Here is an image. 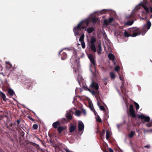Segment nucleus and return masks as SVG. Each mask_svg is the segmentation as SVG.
I'll return each instance as SVG.
<instances>
[{
    "instance_id": "nucleus-1",
    "label": "nucleus",
    "mask_w": 152,
    "mask_h": 152,
    "mask_svg": "<svg viewBox=\"0 0 152 152\" xmlns=\"http://www.w3.org/2000/svg\"><path fill=\"white\" fill-rule=\"evenodd\" d=\"M140 4L143 8L146 15H150V18H152V0H143Z\"/></svg>"
},
{
    "instance_id": "nucleus-2",
    "label": "nucleus",
    "mask_w": 152,
    "mask_h": 152,
    "mask_svg": "<svg viewBox=\"0 0 152 152\" xmlns=\"http://www.w3.org/2000/svg\"><path fill=\"white\" fill-rule=\"evenodd\" d=\"M89 22L88 20H84L80 22L76 26L74 27L73 31L75 36L80 35L79 32L81 31L82 29H83L88 25Z\"/></svg>"
},
{
    "instance_id": "nucleus-3",
    "label": "nucleus",
    "mask_w": 152,
    "mask_h": 152,
    "mask_svg": "<svg viewBox=\"0 0 152 152\" xmlns=\"http://www.w3.org/2000/svg\"><path fill=\"white\" fill-rule=\"evenodd\" d=\"M132 34H130L127 31H125L124 33V35L125 37H128L131 36L132 37H135L137 36L140 34L142 31V29L140 28H138L137 27H134L131 28L130 30Z\"/></svg>"
},
{
    "instance_id": "nucleus-4",
    "label": "nucleus",
    "mask_w": 152,
    "mask_h": 152,
    "mask_svg": "<svg viewBox=\"0 0 152 152\" xmlns=\"http://www.w3.org/2000/svg\"><path fill=\"white\" fill-rule=\"evenodd\" d=\"M137 117L138 119H141V121L143 123L145 122H147L145 124L146 126L148 127H150L152 126V120L150 121V118L148 116L142 114L141 115H137Z\"/></svg>"
},
{
    "instance_id": "nucleus-5",
    "label": "nucleus",
    "mask_w": 152,
    "mask_h": 152,
    "mask_svg": "<svg viewBox=\"0 0 152 152\" xmlns=\"http://www.w3.org/2000/svg\"><path fill=\"white\" fill-rule=\"evenodd\" d=\"M89 88H91V89L97 91L99 88V86L98 84L96 82L92 80L89 86Z\"/></svg>"
},
{
    "instance_id": "nucleus-6",
    "label": "nucleus",
    "mask_w": 152,
    "mask_h": 152,
    "mask_svg": "<svg viewBox=\"0 0 152 152\" xmlns=\"http://www.w3.org/2000/svg\"><path fill=\"white\" fill-rule=\"evenodd\" d=\"M129 111L130 115L133 118L136 117V115L135 111L134 109L133 106L132 104H131L129 106Z\"/></svg>"
},
{
    "instance_id": "nucleus-7",
    "label": "nucleus",
    "mask_w": 152,
    "mask_h": 152,
    "mask_svg": "<svg viewBox=\"0 0 152 152\" xmlns=\"http://www.w3.org/2000/svg\"><path fill=\"white\" fill-rule=\"evenodd\" d=\"M63 50H61L59 53V55H61V59L62 60H64L67 58V55L66 53L63 52Z\"/></svg>"
},
{
    "instance_id": "nucleus-8",
    "label": "nucleus",
    "mask_w": 152,
    "mask_h": 152,
    "mask_svg": "<svg viewBox=\"0 0 152 152\" xmlns=\"http://www.w3.org/2000/svg\"><path fill=\"white\" fill-rule=\"evenodd\" d=\"M78 130L80 132L82 130H83L84 129V124L81 121H79L78 122Z\"/></svg>"
},
{
    "instance_id": "nucleus-9",
    "label": "nucleus",
    "mask_w": 152,
    "mask_h": 152,
    "mask_svg": "<svg viewBox=\"0 0 152 152\" xmlns=\"http://www.w3.org/2000/svg\"><path fill=\"white\" fill-rule=\"evenodd\" d=\"M88 57L91 62L95 66L96 65V63L93 55L92 54H90L88 55Z\"/></svg>"
},
{
    "instance_id": "nucleus-10",
    "label": "nucleus",
    "mask_w": 152,
    "mask_h": 152,
    "mask_svg": "<svg viewBox=\"0 0 152 152\" xmlns=\"http://www.w3.org/2000/svg\"><path fill=\"white\" fill-rule=\"evenodd\" d=\"M91 21L94 24L97 23L98 24H100V20L98 18L92 17L91 18Z\"/></svg>"
},
{
    "instance_id": "nucleus-11",
    "label": "nucleus",
    "mask_w": 152,
    "mask_h": 152,
    "mask_svg": "<svg viewBox=\"0 0 152 152\" xmlns=\"http://www.w3.org/2000/svg\"><path fill=\"white\" fill-rule=\"evenodd\" d=\"M33 82V80L31 79L30 78H27L25 80V83L27 86H30L31 85V83Z\"/></svg>"
},
{
    "instance_id": "nucleus-12",
    "label": "nucleus",
    "mask_w": 152,
    "mask_h": 152,
    "mask_svg": "<svg viewBox=\"0 0 152 152\" xmlns=\"http://www.w3.org/2000/svg\"><path fill=\"white\" fill-rule=\"evenodd\" d=\"M77 126L76 124L73 125L71 124V125L69 127V131L70 132L72 133L76 129Z\"/></svg>"
},
{
    "instance_id": "nucleus-13",
    "label": "nucleus",
    "mask_w": 152,
    "mask_h": 152,
    "mask_svg": "<svg viewBox=\"0 0 152 152\" xmlns=\"http://www.w3.org/2000/svg\"><path fill=\"white\" fill-rule=\"evenodd\" d=\"M89 46L91 51L94 52H96V50L95 44H90Z\"/></svg>"
},
{
    "instance_id": "nucleus-14",
    "label": "nucleus",
    "mask_w": 152,
    "mask_h": 152,
    "mask_svg": "<svg viewBox=\"0 0 152 152\" xmlns=\"http://www.w3.org/2000/svg\"><path fill=\"white\" fill-rule=\"evenodd\" d=\"M60 124V123L59 121H57L53 123L52 126L54 128L56 129L58 128L57 126H59Z\"/></svg>"
},
{
    "instance_id": "nucleus-15",
    "label": "nucleus",
    "mask_w": 152,
    "mask_h": 152,
    "mask_svg": "<svg viewBox=\"0 0 152 152\" xmlns=\"http://www.w3.org/2000/svg\"><path fill=\"white\" fill-rule=\"evenodd\" d=\"M94 30V28L93 27H89L85 30L88 33H91Z\"/></svg>"
},
{
    "instance_id": "nucleus-16",
    "label": "nucleus",
    "mask_w": 152,
    "mask_h": 152,
    "mask_svg": "<svg viewBox=\"0 0 152 152\" xmlns=\"http://www.w3.org/2000/svg\"><path fill=\"white\" fill-rule=\"evenodd\" d=\"M66 116L69 120H71L72 118V116L71 113L69 112L67 113V114H66Z\"/></svg>"
},
{
    "instance_id": "nucleus-17",
    "label": "nucleus",
    "mask_w": 152,
    "mask_h": 152,
    "mask_svg": "<svg viewBox=\"0 0 152 152\" xmlns=\"http://www.w3.org/2000/svg\"><path fill=\"white\" fill-rule=\"evenodd\" d=\"M108 57L109 58L112 60L114 61L115 60V56L112 53H110L108 55Z\"/></svg>"
},
{
    "instance_id": "nucleus-18",
    "label": "nucleus",
    "mask_w": 152,
    "mask_h": 152,
    "mask_svg": "<svg viewBox=\"0 0 152 152\" xmlns=\"http://www.w3.org/2000/svg\"><path fill=\"white\" fill-rule=\"evenodd\" d=\"M98 50L97 53L99 54H100L101 53V52L102 50V48L101 44H99L98 45Z\"/></svg>"
},
{
    "instance_id": "nucleus-19",
    "label": "nucleus",
    "mask_w": 152,
    "mask_h": 152,
    "mask_svg": "<svg viewBox=\"0 0 152 152\" xmlns=\"http://www.w3.org/2000/svg\"><path fill=\"white\" fill-rule=\"evenodd\" d=\"M96 41V38L93 37L92 36L90 42V44H95V43Z\"/></svg>"
},
{
    "instance_id": "nucleus-20",
    "label": "nucleus",
    "mask_w": 152,
    "mask_h": 152,
    "mask_svg": "<svg viewBox=\"0 0 152 152\" xmlns=\"http://www.w3.org/2000/svg\"><path fill=\"white\" fill-rule=\"evenodd\" d=\"M6 68L7 69H9L12 67V65L9 62H6Z\"/></svg>"
},
{
    "instance_id": "nucleus-21",
    "label": "nucleus",
    "mask_w": 152,
    "mask_h": 152,
    "mask_svg": "<svg viewBox=\"0 0 152 152\" xmlns=\"http://www.w3.org/2000/svg\"><path fill=\"white\" fill-rule=\"evenodd\" d=\"M64 129V128L63 126H59L57 128L58 131L59 133H61Z\"/></svg>"
},
{
    "instance_id": "nucleus-22",
    "label": "nucleus",
    "mask_w": 152,
    "mask_h": 152,
    "mask_svg": "<svg viewBox=\"0 0 152 152\" xmlns=\"http://www.w3.org/2000/svg\"><path fill=\"white\" fill-rule=\"evenodd\" d=\"M0 96H1V97L3 99V100L4 101H6V96H5V94L3 93L1 91H0Z\"/></svg>"
},
{
    "instance_id": "nucleus-23",
    "label": "nucleus",
    "mask_w": 152,
    "mask_h": 152,
    "mask_svg": "<svg viewBox=\"0 0 152 152\" xmlns=\"http://www.w3.org/2000/svg\"><path fill=\"white\" fill-rule=\"evenodd\" d=\"M8 93L11 96H12L15 94L14 92L12 89L10 88L8 89Z\"/></svg>"
},
{
    "instance_id": "nucleus-24",
    "label": "nucleus",
    "mask_w": 152,
    "mask_h": 152,
    "mask_svg": "<svg viewBox=\"0 0 152 152\" xmlns=\"http://www.w3.org/2000/svg\"><path fill=\"white\" fill-rule=\"evenodd\" d=\"M126 19L127 20H132L134 18V16L133 14H131L126 16Z\"/></svg>"
},
{
    "instance_id": "nucleus-25",
    "label": "nucleus",
    "mask_w": 152,
    "mask_h": 152,
    "mask_svg": "<svg viewBox=\"0 0 152 152\" xmlns=\"http://www.w3.org/2000/svg\"><path fill=\"white\" fill-rule=\"evenodd\" d=\"M135 134V133L134 132L131 131L130 133L129 134L128 136L130 138H132L133 137Z\"/></svg>"
},
{
    "instance_id": "nucleus-26",
    "label": "nucleus",
    "mask_w": 152,
    "mask_h": 152,
    "mask_svg": "<svg viewBox=\"0 0 152 152\" xmlns=\"http://www.w3.org/2000/svg\"><path fill=\"white\" fill-rule=\"evenodd\" d=\"M151 23L149 21H148L146 23V26L148 29H149L151 26Z\"/></svg>"
},
{
    "instance_id": "nucleus-27",
    "label": "nucleus",
    "mask_w": 152,
    "mask_h": 152,
    "mask_svg": "<svg viewBox=\"0 0 152 152\" xmlns=\"http://www.w3.org/2000/svg\"><path fill=\"white\" fill-rule=\"evenodd\" d=\"M134 23V20H132L131 21H128L125 23L126 25L130 26L132 25Z\"/></svg>"
},
{
    "instance_id": "nucleus-28",
    "label": "nucleus",
    "mask_w": 152,
    "mask_h": 152,
    "mask_svg": "<svg viewBox=\"0 0 152 152\" xmlns=\"http://www.w3.org/2000/svg\"><path fill=\"white\" fill-rule=\"evenodd\" d=\"M105 131L104 129H102V132L100 133V135L101 137H102L105 134Z\"/></svg>"
},
{
    "instance_id": "nucleus-29",
    "label": "nucleus",
    "mask_w": 152,
    "mask_h": 152,
    "mask_svg": "<svg viewBox=\"0 0 152 152\" xmlns=\"http://www.w3.org/2000/svg\"><path fill=\"white\" fill-rule=\"evenodd\" d=\"M84 34L80 36L79 41L80 42H84Z\"/></svg>"
},
{
    "instance_id": "nucleus-30",
    "label": "nucleus",
    "mask_w": 152,
    "mask_h": 152,
    "mask_svg": "<svg viewBox=\"0 0 152 152\" xmlns=\"http://www.w3.org/2000/svg\"><path fill=\"white\" fill-rule=\"evenodd\" d=\"M119 77L120 80H121L122 83V86H124V78L123 77L119 75Z\"/></svg>"
},
{
    "instance_id": "nucleus-31",
    "label": "nucleus",
    "mask_w": 152,
    "mask_h": 152,
    "mask_svg": "<svg viewBox=\"0 0 152 152\" xmlns=\"http://www.w3.org/2000/svg\"><path fill=\"white\" fill-rule=\"evenodd\" d=\"M134 105L136 107V110H137L139 108V104L135 102H134Z\"/></svg>"
},
{
    "instance_id": "nucleus-32",
    "label": "nucleus",
    "mask_w": 152,
    "mask_h": 152,
    "mask_svg": "<svg viewBox=\"0 0 152 152\" xmlns=\"http://www.w3.org/2000/svg\"><path fill=\"white\" fill-rule=\"evenodd\" d=\"M110 134L108 130H107L106 131V138L107 140H108L109 138V137H110Z\"/></svg>"
},
{
    "instance_id": "nucleus-33",
    "label": "nucleus",
    "mask_w": 152,
    "mask_h": 152,
    "mask_svg": "<svg viewBox=\"0 0 152 152\" xmlns=\"http://www.w3.org/2000/svg\"><path fill=\"white\" fill-rule=\"evenodd\" d=\"M110 77L112 79H114L115 77V75L113 72H110Z\"/></svg>"
},
{
    "instance_id": "nucleus-34",
    "label": "nucleus",
    "mask_w": 152,
    "mask_h": 152,
    "mask_svg": "<svg viewBox=\"0 0 152 152\" xmlns=\"http://www.w3.org/2000/svg\"><path fill=\"white\" fill-rule=\"evenodd\" d=\"M89 92H91L93 95H95L96 93L97 92V91H95L94 90V89H91V91Z\"/></svg>"
},
{
    "instance_id": "nucleus-35",
    "label": "nucleus",
    "mask_w": 152,
    "mask_h": 152,
    "mask_svg": "<svg viewBox=\"0 0 152 152\" xmlns=\"http://www.w3.org/2000/svg\"><path fill=\"white\" fill-rule=\"evenodd\" d=\"M103 22H104V24L106 26H108L109 25V22H108V20H107V19H104V20Z\"/></svg>"
},
{
    "instance_id": "nucleus-36",
    "label": "nucleus",
    "mask_w": 152,
    "mask_h": 152,
    "mask_svg": "<svg viewBox=\"0 0 152 152\" xmlns=\"http://www.w3.org/2000/svg\"><path fill=\"white\" fill-rule=\"evenodd\" d=\"M96 121L100 123H102V120L99 115H97L96 118Z\"/></svg>"
},
{
    "instance_id": "nucleus-37",
    "label": "nucleus",
    "mask_w": 152,
    "mask_h": 152,
    "mask_svg": "<svg viewBox=\"0 0 152 152\" xmlns=\"http://www.w3.org/2000/svg\"><path fill=\"white\" fill-rule=\"evenodd\" d=\"M20 120H17L16 121L17 122L18 124V125H17L18 126L16 128V129L17 130H19L20 129L19 126H18V125H19L20 124Z\"/></svg>"
},
{
    "instance_id": "nucleus-38",
    "label": "nucleus",
    "mask_w": 152,
    "mask_h": 152,
    "mask_svg": "<svg viewBox=\"0 0 152 152\" xmlns=\"http://www.w3.org/2000/svg\"><path fill=\"white\" fill-rule=\"evenodd\" d=\"M119 69L120 67L118 66H116L115 67V70L117 72L119 70Z\"/></svg>"
},
{
    "instance_id": "nucleus-39",
    "label": "nucleus",
    "mask_w": 152,
    "mask_h": 152,
    "mask_svg": "<svg viewBox=\"0 0 152 152\" xmlns=\"http://www.w3.org/2000/svg\"><path fill=\"white\" fill-rule=\"evenodd\" d=\"M32 127L34 129H37L38 128V126L37 124H34L33 125Z\"/></svg>"
},
{
    "instance_id": "nucleus-40",
    "label": "nucleus",
    "mask_w": 152,
    "mask_h": 152,
    "mask_svg": "<svg viewBox=\"0 0 152 152\" xmlns=\"http://www.w3.org/2000/svg\"><path fill=\"white\" fill-rule=\"evenodd\" d=\"M75 113L76 115H77V116L80 115L81 113V112H80V111L79 110H78L76 111Z\"/></svg>"
},
{
    "instance_id": "nucleus-41",
    "label": "nucleus",
    "mask_w": 152,
    "mask_h": 152,
    "mask_svg": "<svg viewBox=\"0 0 152 152\" xmlns=\"http://www.w3.org/2000/svg\"><path fill=\"white\" fill-rule=\"evenodd\" d=\"M113 20V18H109L108 20V22L109 23H112Z\"/></svg>"
},
{
    "instance_id": "nucleus-42",
    "label": "nucleus",
    "mask_w": 152,
    "mask_h": 152,
    "mask_svg": "<svg viewBox=\"0 0 152 152\" xmlns=\"http://www.w3.org/2000/svg\"><path fill=\"white\" fill-rule=\"evenodd\" d=\"M83 88L85 90L88 91H91V89L90 88H89L87 87L84 86Z\"/></svg>"
},
{
    "instance_id": "nucleus-43",
    "label": "nucleus",
    "mask_w": 152,
    "mask_h": 152,
    "mask_svg": "<svg viewBox=\"0 0 152 152\" xmlns=\"http://www.w3.org/2000/svg\"><path fill=\"white\" fill-rule=\"evenodd\" d=\"M81 43L82 48L83 49L85 48L86 47V46H85V44L84 42H82Z\"/></svg>"
},
{
    "instance_id": "nucleus-44",
    "label": "nucleus",
    "mask_w": 152,
    "mask_h": 152,
    "mask_svg": "<svg viewBox=\"0 0 152 152\" xmlns=\"http://www.w3.org/2000/svg\"><path fill=\"white\" fill-rule=\"evenodd\" d=\"M99 107L102 110H105V108L103 106H100Z\"/></svg>"
},
{
    "instance_id": "nucleus-45",
    "label": "nucleus",
    "mask_w": 152,
    "mask_h": 152,
    "mask_svg": "<svg viewBox=\"0 0 152 152\" xmlns=\"http://www.w3.org/2000/svg\"><path fill=\"white\" fill-rule=\"evenodd\" d=\"M145 148H151V146L150 145H145L144 146Z\"/></svg>"
},
{
    "instance_id": "nucleus-46",
    "label": "nucleus",
    "mask_w": 152,
    "mask_h": 152,
    "mask_svg": "<svg viewBox=\"0 0 152 152\" xmlns=\"http://www.w3.org/2000/svg\"><path fill=\"white\" fill-rule=\"evenodd\" d=\"M28 118L30 120H31L32 121H34V119L32 118L30 116H28Z\"/></svg>"
},
{
    "instance_id": "nucleus-47",
    "label": "nucleus",
    "mask_w": 152,
    "mask_h": 152,
    "mask_svg": "<svg viewBox=\"0 0 152 152\" xmlns=\"http://www.w3.org/2000/svg\"><path fill=\"white\" fill-rule=\"evenodd\" d=\"M89 106L90 108L91 109V110H94L93 107H92L91 105V104L90 103L89 104Z\"/></svg>"
},
{
    "instance_id": "nucleus-48",
    "label": "nucleus",
    "mask_w": 152,
    "mask_h": 152,
    "mask_svg": "<svg viewBox=\"0 0 152 152\" xmlns=\"http://www.w3.org/2000/svg\"><path fill=\"white\" fill-rule=\"evenodd\" d=\"M96 98L97 101H98V99L99 98L100 101H101V102H102L100 99V97H99V96L98 95L96 96Z\"/></svg>"
},
{
    "instance_id": "nucleus-49",
    "label": "nucleus",
    "mask_w": 152,
    "mask_h": 152,
    "mask_svg": "<svg viewBox=\"0 0 152 152\" xmlns=\"http://www.w3.org/2000/svg\"><path fill=\"white\" fill-rule=\"evenodd\" d=\"M98 74V72L97 71L96 69L95 68V73L94 74V75H96Z\"/></svg>"
},
{
    "instance_id": "nucleus-50",
    "label": "nucleus",
    "mask_w": 152,
    "mask_h": 152,
    "mask_svg": "<svg viewBox=\"0 0 152 152\" xmlns=\"http://www.w3.org/2000/svg\"><path fill=\"white\" fill-rule=\"evenodd\" d=\"M109 152H114L113 150L111 148H110L109 149Z\"/></svg>"
},
{
    "instance_id": "nucleus-51",
    "label": "nucleus",
    "mask_w": 152,
    "mask_h": 152,
    "mask_svg": "<svg viewBox=\"0 0 152 152\" xmlns=\"http://www.w3.org/2000/svg\"><path fill=\"white\" fill-rule=\"evenodd\" d=\"M21 135H22L23 136H24V133L23 131H22V132L21 133Z\"/></svg>"
},
{
    "instance_id": "nucleus-52",
    "label": "nucleus",
    "mask_w": 152,
    "mask_h": 152,
    "mask_svg": "<svg viewBox=\"0 0 152 152\" xmlns=\"http://www.w3.org/2000/svg\"><path fill=\"white\" fill-rule=\"evenodd\" d=\"M82 111L83 112L84 115H85L86 114V111L85 110H82Z\"/></svg>"
},
{
    "instance_id": "nucleus-53",
    "label": "nucleus",
    "mask_w": 152,
    "mask_h": 152,
    "mask_svg": "<svg viewBox=\"0 0 152 152\" xmlns=\"http://www.w3.org/2000/svg\"><path fill=\"white\" fill-rule=\"evenodd\" d=\"M66 152H72L71 151H70L69 150L67 149H66Z\"/></svg>"
},
{
    "instance_id": "nucleus-54",
    "label": "nucleus",
    "mask_w": 152,
    "mask_h": 152,
    "mask_svg": "<svg viewBox=\"0 0 152 152\" xmlns=\"http://www.w3.org/2000/svg\"><path fill=\"white\" fill-rule=\"evenodd\" d=\"M97 103L99 107L100 106H101L99 102L98 101H97Z\"/></svg>"
},
{
    "instance_id": "nucleus-55",
    "label": "nucleus",
    "mask_w": 152,
    "mask_h": 152,
    "mask_svg": "<svg viewBox=\"0 0 152 152\" xmlns=\"http://www.w3.org/2000/svg\"><path fill=\"white\" fill-rule=\"evenodd\" d=\"M105 11H106L105 10H102L101 11V14H102V13H104V12H105Z\"/></svg>"
},
{
    "instance_id": "nucleus-56",
    "label": "nucleus",
    "mask_w": 152,
    "mask_h": 152,
    "mask_svg": "<svg viewBox=\"0 0 152 152\" xmlns=\"http://www.w3.org/2000/svg\"><path fill=\"white\" fill-rule=\"evenodd\" d=\"M0 151L1 152H3V150H2V149H1V148H0Z\"/></svg>"
},
{
    "instance_id": "nucleus-57",
    "label": "nucleus",
    "mask_w": 152,
    "mask_h": 152,
    "mask_svg": "<svg viewBox=\"0 0 152 152\" xmlns=\"http://www.w3.org/2000/svg\"><path fill=\"white\" fill-rule=\"evenodd\" d=\"M12 123H10V126L11 127H12Z\"/></svg>"
},
{
    "instance_id": "nucleus-58",
    "label": "nucleus",
    "mask_w": 152,
    "mask_h": 152,
    "mask_svg": "<svg viewBox=\"0 0 152 152\" xmlns=\"http://www.w3.org/2000/svg\"><path fill=\"white\" fill-rule=\"evenodd\" d=\"M0 74H1V75H4V73H3V72H1V73H0Z\"/></svg>"
},
{
    "instance_id": "nucleus-59",
    "label": "nucleus",
    "mask_w": 152,
    "mask_h": 152,
    "mask_svg": "<svg viewBox=\"0 0 152 152\" xmlns=\"http://www.w3.org/2000/svg\"><path fill=\"white\" fill-rule=\"evenodd\" d=\"M34 144H36L35 143H34L33 145H34Z\"/></svg>"
},
{
    "instance_id": "nucleus-60",
    "label": "nucleus",
    "mask_w": 152,
    "mask_h": 152,
    "mask_svg": "<svg viewBox=\"0 0 152 152\" xmlns=\"http://www.w3.org/2000/svg\"><path fill=\"white\" fill-rule=\"evenodd\" d=\"M38 140H39V141H41V140L39 138H38Z\"/></svg>"
},
{
    "instance_id": "nucleus-61",
    "label": "nucleus",
    "mask_w": 152,
    "mask_h": 152,
    "mask_svg": "<svg viewBox=\"0 0 152 152\" xmlns=\"http://www.w3.org/2000/svg\"><path fill=\"white\" fill-rule=\"evenodd\" d=\"M33 113L35 115V113L34 112H33Z\"/></svg>"
},
{
    "instance_id": "nucleus-62",
    "label": "nucleus",
    "mask_w": 152,
    "mask_h": 152,
    "mask_svg": "<svg viewBox=\"0 0 152 152\" xmlns=\"http://www.w3.org/2000/svg\"><path fill=\"white\" fill-rule=\"evenodd\" d=\"M117 126L118 127H119V126L118 125H117Z\"/></svg>"
},
{
    "instance_id": "nucleus-63",
    "label": "nucleus",
    "mask_w": 152,
    "mask_h": 152,
    "mask_svg": "<svg viewBox=\"0 0 152 152\" xmlns=\"http://www.w3.org/2000/svg\"><path fill=\"white\" fill-rule=\"evenodd\" d=\"M94 114H95V115H96V113H94Z\"/></svg>"
},
{
    "instance_id": "nucleus-64",
    "label": "nucleus",
    "mask_w": 152,
    "mask_h": 152,
    "mask_svg": "<svg viewBox=\"0 0 152 152\" xmlns=\"http://www.w3.org/2000/svg\"><path fill=\"white\" fill-rule=\"evenodd\" d=\"M105 152H108V151H106Z\"/></svg>"
}]
</instances>
